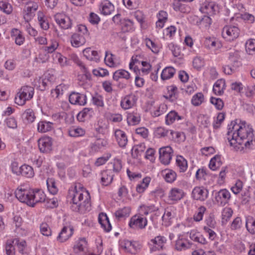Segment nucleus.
<instances>
[{"mask_svg":"<svg viewBox=\"0 0 255 255\" xmlns=\"http://www.w3.org/2000/svg\"><path fill=\"white\" fill-rule=\"evenodd\" d=\"M227 138L231 146L237 151L244 152L255 142L252 128L245 121L236 120L228 126Z\"/></svg>","mask_w":255,"mask_h":255,"instance_id":"1","label":"nucleus"},{"mask_svg":"<svg viewBox=\"0 0 255 255\" xmlns=\"http://www.w3.org/2000/svg\"><path fill=\"white\" fill-rule=\"evenodd\" d=\"M71 198V209L75 212L84 213L90 209V193L80 183H76L69 190Z\"/></svg>","mask_w":255,"mask_h":255,"instance_id":"2","label":"nucleus"},{"mask_svg":"<svg viewBox=\"0 0 255 255\" xmlns=\"http://www.w3.org/2000/svg\"><path fill=\"white\" fill-rule=\"evenodd\" d=\"M34 92V88L29 86L22 87L15 97V102L19 106L24 105L27 101L31 99Z\"/></svg>","mask_w":255,"mask_h":255,"instance_id":"3","label":"nucleus"},{"mask_svg":"<svg viewBox=\"0 0 255 255\" xmlns=\"http://www.w3.org/2000/svg\"><path fill=\"white\" fill-rule=\"evenodd\" d=\"M32 188L25 185L18 186L14 192L15 197L20 202L25 203L28 206L31 205Z\"/></svg>","mask_w":255,"mask_h":255,"instance_id":"4","label":"nucleus"},{"mask_svg":"<svg viewBox=\"0 0 255 255\" xmlns=\"http://www.w3.org/2000/svg\"><path fill=\"white\" fill-rule=\"evenodd\" d=\"M147 219L138 213L132 216L128 223L130 229L134 230H143L147 225Z\"/></svg>","mask_w":255,"mask_h":255,"instance_id":"5","label":"nucleus"},{"mask_svg":"<svg viewBox=\"0 0 255 255\" xmlns=\"http://www.w3.org/2000/svg\"><path fill=\"white\" fill-rule=\"evenodd\" d=\"M240 33V30L236 25H225L222 31V37L229 41L236 39L239 37Z\"/></svg>","mask_w":255,"mask_h":255,"instance_id":"6","label":"nucleus"},{"mask_svg":"<svg viewBox=\"0 0 255 255\" xmlns=\"http://www.w3.org/2000/svg\"><path fill=\"white\" fill-rule=\"evenodd\" d=\"M199 10L203 13L212 16L219 12V7L214 1L205 0L200 3Z\"/></svg>","mask_w":255,"mask_h":255,"instance_id":"7","label":"nucleus"},{"mask_svg":"<svg viewBox=\"0 0 255 255\" xmlns=\"http://www.w3.org/2000/svg\"><path fill=\"white\" fill-rule=\"evenodd\" d=\"M231 197L230 192L226 189H221L215 193V199L217 203L221 206L228 204Z\"/></svg>","mask_w":255,"mask_h":255,"instance_id":"8","label":"nucleus"},{"mask_svg":"<svg viewBox=\"0 0 255 255\" xmlns=\"http://www.w3.org/2000/svg\"><path fill=\"white\" fill-rule=\"evenodd\" d=\"M137 101V96L134 94L130 93L122 98L120 106L125 110H128L136 105Z\"/></svg>","mask_w":255,"mask_h":255,"instance_id":"9","label":"nucleus"},{"mask_svg":"<svg viewBox=\"0 0 255 255\" xmlns=\"http://www.w3.org/2000/svg\"><path fill=\"white\" fill-rule=\"evenodd\" d=\"M159 154L160 162L164 165H168L171 160L173 150L169 146H164L159 148Z\"/></svg>","mask_w":255,"mask_h":255,"instance_id":"10","label":"nucleus"},{"mask_svg":"<svg viewBox=\"0 0 255 255\" xmlns=\"http://www.w3.org/2000/svg\"><path fill=\"white\" fill-rule=\"evenodd\" d=\"M31 196V207H34L37 204L43 203L46 200L44 192L39 189H32Z\"/></svg>","mask_w":255,"mask_h":255,"instance_id":"11","label":"nucleus"},{"mask_svg":"<svg viewBox=\"0 0 255 255\" xmlns=\"http://www.w3.org/2000/svg\"><path fill=\"white\" fill-rule=\"evenodd\" d=\"M166 239L161 235L157 236L150 240L148 245L152 252L162 250L166 243Z\"/></svg>","mask_w":255,"mask_h":255,"instance_id":"12","label":"nucleus"},{"mask_svg":"<svg viewBox=\"0 0 255 255\" xmlns=\"http://www.w3.org/2000/svg\"><path fill=\"white\" fill-rule=\"evenodd\" d=\"M88 241L85 237H80L75 242L73 247V252L77 255L85 253L88 250Z\"/></svg>","mask_w":255,"mask_h":255,"instance_id":"13","label":"nucleus"},{"mask_svg":"<svg viewBox=\"0 0 255 255\" xmlns=\"http://www.w3.org/2000/svg\"><path fill=\"white\" fill-rule=\"evenodd\" d=\"M38 147L43 153H48L52 149V139L49 136H43L38 140Z\"/></svg>","mask_w":255,"mask_h":255,"instance_id":"14","label":"nucleus"},{"mask_svg":"<svg viewBox=\"0 0 255 255\" xmlns=\"http://www.w3.org/2000/svg\"><path fill=\"white\" fill-rule=\"evenodd\" d=\"M55 20L59 26L63 29H68L72 26L70 18L63 13H57L54 16Z\"/></svg>","mask_w":255,"mask_h":255,"instance_id":"15","label":"nucleus"},{"mask_svg":"<svg viewBox=\"0 0 255 255\" xmlns=\"http://www.w3.org/2000/svg\"><path fill=\"white\" fill-rule=\"evenodd\" d=\"M176 216V209L170 207L165 209L162 216V225L168 227L171 225Z\"/></svg>","mask_w":255,"mask_h":255,"instance_id":"16","label":"nucleus"},{"mask_svg":"<svg viewBox=\"0 0 255 255\" xmlns=\"http://www.w3.org/2000/svg\"><path fill=\"white\" fill-rule=\"evenodd\" d=\"M185 196V193L181 189L172 188L168 194V200L172 203H177L181 200Z\"/></svg>","mask_w":255,"mask_h":255,"instance_id":"17","label":"nucleus"},{"mask_svg":"<svg viewBox=\"0 0 255 255\" xmlns=\"http://www.w3.org/2000/svg\"><path fill=\"white\" fill-rule=\"evenodd\" d=\"M74 230L72 227L64 226L59 233L56 239L61 243H64L68 241L73 235Z\"/></svg>","mask_w":255,"mask_h":255,"instance_id":"18","label":"nucleus"},{"mask_svg":"<svg viewBox=\"0 0 255 255\" xmlns=\"http://www.w3.org/2000/svg\"><path fill=\"white\" fill-rule=\"evenodd\" d=\"M208 190L204 187L197 186L192 190V196L195 200L205 201L208 197Z\"/></svg>","mask_w":255,"mask_h":255,"instance_id":"19","label":"nucleus"},{"mask_svg":"<svg viewBox=\"0 0 255 255\" xmlns=\"http://www.w3.org/2000/svg\"><path fill=\"white\" fill-rule=\"evenodd\" d=\"M69 101L73 105L84 106L87 103V97L84 94L72 92L69 96Z\"/></svg>","mask_w":255,"mask_h":255,"instance_id":"20","label":"nucleus"},{"mask_svg":"<svg viewBox=\"0 0 255 255\" xmlns=\"http://www.w3.org/2000/svg\"><path fill=\"white\" fill-rule=\"evenodd\" d=\"M38 7L37 3L30 2L28 6L25 8L23 11V16L25 22H28L34 17Z\"/></svg>","mask_w":255,"mask_h":255,"instance_id":"21","label":"nucleus"},{"mask_svg":"<svg viewBox=\"0 0 255 255\" xmlns=\"http://www.w3.org/2000/svg\"><path fill=\"white\" fill-rule=\"evenodd\" d=\"M99 9L102 14L108 15L114 12L115 6L109 0H103L100 3Z\"/></svg>","mask_w":255,"mask_h":255,"instance_id":"22","label":"nucleus"},{"mask_svg":"<svg viewBox=\"0 0 255 255\" xmlns=\"http://www.w3.org/2000/svg\"><path fill=\"white\" fill-rule=\"evenodd\" d=\"M204 44L206 48L215 53H217V51L222 47L221 43L214 37L206 38Z\"/></svg>","mask_w":255,"mask_h":255,"instance_id":"23","label":"nucleus"},{"mask_svg":"<svg viewBox=\"0 0 255 255\" xmlns=\"http://www.w3.org/2000/svg\"><path fill=\"white\" fill-rule=\"evenodd\" d=\"M120 247L125 252L133 254L138 249V244L135 241L124 240L121 242Z\"/></svg>","mask_w":255,"mask_h":255,"instance_id":"24","label":"nucleus"},{"mask_svg":"<svg viewBox=\"0 0 255 255\" xmlns=\"http://www.w3.org/2000/svg\"><path fill=\"white\" fill-rule=\"evenodd\" d=\"M70 59L72 60L77 66H78L83 73L84 76L87 79H89L91 78V74L88 68L85 65L83 62L79 58L78 56L75 54H72L70 55Z\"/></svg>","mask_w":255,"mask_h":255,"instance_id":"25","label":"nucleus"},{"mask_svg":"<svg viewBox=\"0 0 255 255\" xmlns=\"http://www.w3.org/2000/svg\"><path fill=\"white\" fill-rule=\"evenodd\" d=\"M192 244L185 239L183 236H179L177 240L176 241L175 248L178 251H185L190 248Z\"/></svg>","mask_w":255,"mask_h":255,"instance_id":"26","label":"nucleus"},{"mask_svg":"<svg viewBox=\"0 0 255 255\" xmlns=\"http://www.w3.org/2000/svg\"><path fill=\"white\" fill-rule=\"evenodd\" d=\"M10 36L17 45H22L25 41V37L22 32L18 29L12 28L10 31Z\"/></svg>","mask_w":255,"mask_h":255,"instance_id":"27","label":"nucleus"},{"mask_svg":"<svg viewBox=\"0 0 255 255\" xmlns=\"http://www.w3.org/2000/svg\"><path fill=\"white\" fill-rule=\"evenodd\" d=\"M71 45L74 47H79L85 44L86 39L84 36L79 33H74L71 37Z\"/></svg>","mask_w":255,"mask_h":255,"instance_id":"28","label":"nucleus"},{"mask_svg":"<svg viewBox=\"0 0 255 255\" xmlns=\"http://www.w3.org/2000/svg\"><path fill=\"white\" fill-rule=\"evenodd\" d=\"M84 56L88 60L98 62L100 61V56L98 51L93 50L91 48L88 47L83 50Z\"/></svg>","mask_w":255,"mask_h":255,"instance_id":"29","label":"nucleus"},{"mask_svg":"<svg viewBox=\"0 0 255 255\" xmlns=\"http://www.w3.org/2000/svg\"><path fill=\"white\" fill-rule=\"evenodd\" d=\"M115 136L119 146L122 148L125 147L128 141L125 132L121 129H117L115 132Z\"/></svg>","mask_w":255,"mask_h":255,"instance_id":"30","label":"nucleus"},{"mask_svg":"<svg viewBox=\"0 0 255 255\" xmlns=\"http://www.w3.org/2000/svg\"><path fill=\"white\" fill-rule=\"evenodd\" d=\"M37 129L39 132H48L53 129V123L45 120L40 121L37 123Z\"/></svg>","mask_w":255,"mask_h":255,"instance_id":"31","label":"nucleus"},{"mask_svg":"<svg viewBox=\"0 0 255 255\" xmlns=\"http://www.w3.org/2000/svg\"><path fill=\"white\" fill-rule=\"evenodd\" d=\"M98 221L102 228L107 232H110L112 229V226L110 223L107 214L101 213L99 215Z\"/></svg>","mask_w":255,"mask_h":255,"instance_id":"32","label":"nucleus"},{"mask_svg":"<svg viewBox=\"0 0 255 255\" xmlns=\"http://www.w3.org/2000/svg\"><path fill=\"white\" fill-rule=\"evenodd\" d=\"M225 80L223 79L218 80L213 86V91L215 94L222 95L226 89Z\"/></svg>","mask_w":255,"mask_h":255,"instance_id":"33","label":"nucleus"},{"mask_svg":"<svg viewBox=\"0 0 255 255\" xmlns=\"http://www.w3.org/2000/svg\"><path fill=\"white\" fill-rule=\"evenodd\" d=\"M228 55L229 63L235 66H239L240 60V52L233 49L228 53Z\"/></svg>","mask_w":255,"mask_h":255,"instance_id":"34","label":"nucleus"},{"mask_svg":"<svg viewBox=\"0 0 255 255\" xmlns=\"http://www.w3.org/2000/svg\"><path fill=\"white\" fill-rule=\"evenodd\" d=\"M127 120L128 125L134 126L137 125L140 121V114L136 111L128 113L127 115Z\"/></svg>","mask_w":255,"mask_h":255,"instance_id":"35","label":"nucleus"},{"mask_svg":"<svg viewBox=\"0 0 255 255\" xmlns=\"http://www.w3.org/2000/svg\"><path fill=\"white\" fill-rule=\"evenodd\" d=\"M162 175L165 181L169 183L174 182L177 177L176 172L170 169H165L163 170Z\"/></svg>","mask_w":255,"mask_h":255,"instance_id":"36","label":"nucleus"},{"mask_svg":"<svg viewBox=\"0 0 255 255\" xmlns=\"http://www.w3.org/2000/svg\"><path fill=\"white\" fill-rule=\"evenodd\" d=\"M113 179V175L110 170L103 171L101 173V182L104 186L110 184Z\"/></svg>","mask_w":255,"mask_h":255,"instance_id":"37","label":"nucleus"},{"mask_svg":"<svg viewBox=\"0 0 255 255\" xmlns=\"http://www.w3.org/2000/svg\"><path fill=\"white\" fill-rule=\"evenodd\" d=\"M17 241L16 239H10L7 240L5 244V252L7 255H15V248L16 244Z\"/></svg>","mask_w":255,"mask_h":255,"instance_id":"38","label":"nucleus"},{"mask_svg":"<svg viewBox=\"0 0 255 255\" xmlns=\"http://www.w3.org/2000/svg\"><path fill=\"white\" fill-rule=\"evenodd\" d=\"M176 165L180 172H185L188 168L187 161L181 155H177L176 156Z\"/></svg>","mask_w":255,"mask_h":255,"instance_id":"39","label":"nucleus"},{"mask_svg":"<svg viewBox=\"0 0 255 255\" xmlns=\"http://www.w3.org/2000/svg\"><path fill=\"white\" fill-rule=\"evenodd\" d=\"M182 119V117L179 116L175 111H171L165 117V123L167 125L172 124L175 121Z\"/></svg>","mask_w":255,"mask_h":255,"instance_id":"40","label":"nucleus"},{"mask_svg":"<svg viewBox=\"0 0 255 255\" xmlns=\"http://www.w3.org/2000/svg\"><path fill=\"white\" fill-rule=\"evenodd\" d=\"M167 90L165 98L171 102L175 101L178 97L177 88L174 85H171L167 88Z\"/></svg>","mask_w":255,"mask_h":255,"instance_id":"41","label":"nucleus"},{"mask_svg":"<svg viewBox=\"0 0 255 255\" xmlns=\"http://www.w3.org/2000/svg\"><path fill=\"white\" fill-rule=\"evenodd\" d=\"M144 43L146 47L154 53H158L160 49V47L154 41L150 38H145L144 39Z\"/></svg>","mask_w":255,"mask_h":255,"instance_id":"42","label":"nucleus"},{"mask_svg":"<svg viewBox=\"0 0 255 255\" xmlns=\"http://www.w3.org/2000/svg\"><path fill=\"white\" fill-rule=\"evenodd\" d=\"M67 89L68 86L64 84L58 85L54 89L51 90L52 97L55 98H59Z\"/></svg>","mask_w":255,"mask_h":255,"instance_id":"43","label":"nucleus"},{"mask_svg":"<svg viewBox=\"0 0 255 255\" xmlns=\"http://www.w3.org/2000/svg\"><path fill=\"white\" fill-rule=\"evenodd\" d=\"M107 144V141L104 139H98L92 143L91 148L93 151L97 152L103 149Z\"/></svg>","mask_w":255,"mask_h":255,"instance_id":"44","label":"nucleus"},{"mask_svg":"<svg viewBox=\"0 0 255 255\" xmlns=\"http://www.w3.org/2000/svg\"><path fill=\"white\" fill-rule=\"evenodd\" d=\"M158 210L154 205H142L139 207V213L143 215H147L148 214L156 211Z\"/></svg>","mask_w":255,"mask_h":255,"instance_id":"45","label":"nucleus"},{"mask_svg":"<svg viewBox=\"0 0 255 255\" xmlns=\"http://www.w3.org/2000/svg\"><path fill=\"white\" fill-rule=\"evenodd\" d=\"M122 30L124 32H132L134 30L133 22L128 19H125L121 23Z\"/></svg>","mask_w":255,"mask_h":255,"instance_id":"46","label":"nucleus"},{"mask_svg":"<svg viewBox=\"0 0 255 255\" xmlns=\"http://www.w3.org/2000/svg\"><path fill=\"white\" fill-rule=\"evenodd\" d=\"M130 78L129 73L124 69H120L116 71L113 74V79L115 81H118L121 78L128 80Z\"/></svg>","mask_w":255,"mask_h":255,"instance_id":"47","label":"nucleus"},{"mask_svg":"<svg viewBox=\"0 0 255 255\" xmlns=\"http://www.w3.org/2000/svg\"><path fill=\"white\" fill-rule=\"evenodd\" d=\"M151 178L149 177H144L142 181L138 184L136 187V190L139 193H142L144 192L148 187L150 182Z\"/></svg>","mask_w":255,"mask_h":255,"instance_id":"48","label":"nucleus"},{"mask_svg":"<svg viewBox=\"0 0 255 255\" xmlns=\"http://www.w3.org/2000/svg\"><path fill=\"white\" fill-rule=\"evenodd\" d=\"M93 113V110L89 108H84L77 115V118L80 122H84L86 119L90 118Z\"/></svg>","mask_w":255,"mask_h":255,"instance_id":"49","label":"nucleus"},{"mask_svg":"<svg viewBox=\"0 0 255 255\" xmlns=\"http://www.w3.org/2000/svg\"><path fill=\"white\" fill-rule=\"evenodd\" d=\"M145 149L144 143L134 145L131 149V155L133 158H137L141 155Z\"/></svg>","mask_w":255,"mask_h":255,"instance_id":"50","label":"nucleus"},{"mask_svg":"<svg viewBox=\"0 0 255 255\" xmlns=\"http://www.w3.org/2000/svg\"><path fill=\"white\" fill-rule=\"evenodd\" d=\"M175 73V69L172 67H167L164 68L161 74V78L163 80H167L172 78Z\"/></svg>","mask_w":255,"mask_h":255,"instance_id":"51","label":"nucleus"},{"mask_svg":"<svg viewBox=\"0 0 255 255\" xmlns=\"http://www.w3.org/2000/svg\"><path fill=\"white\" fill-rule=\"evenodd\" d=\"M246 228L250 234H255V219L253 217L251 216L246 217Z\"/></svg>","mask_w":255,"mask_h":255,"instance_id":"52","label":"nucleus"},{"mask_svg":"<svg viewBox=\"0 0 255 255\" xmlns=\"http://www.w3.org/2000/svg\"><path fill=\"white\" fill-rule=\"evenodd\" d=\"M22 118L27 123H32L35 121L36 117L33 111L28 109L23 113Z\"/></svg>","mask_w":255,"mask_h":255,"instance_id":"53","label":"nucleus"},{"mask_svg":"<svg viewBox=\"0 0 255 255\" xmlns=\"http://www.w3.org/2000/svg\"><path fill=\"white\" fill-rule=\"evenodd\" d=\"M167 109V105L164 103H161L154 108L151 111V114L153 116L157 117L164 114Z\"/></svg>","mask_w":255,"mask_h":255,"instance_id":"54","label":"nucleus"},{"mask_svg":"<svg viewBox=\"0 0 255 255\" xmlns=\"http://www.w3.org/2000/svg\"><path fill=\"white\" fill-rule=\"evenodd\" d=\"M130 213V208L129 207H125L119 209L115 213L116 217L119 219L127 218Z\"/></svg>","mask_w":255,"mask_h":255,"instance_id":"55","label":"nucleus"},{"mask_svg":"<svg viewBox=\"0 0 255 255\" xmlns=\"http://www.w3.org/2000/svg\"><path fill=\"white\" fill-rule=\"evenodd\" d=\"M20 174L27 178H31L34 176V173L31 166L24 164L21 166Z\"/></svg>","mask_w":255,"mask_h":255,"instance_id":"56","label":"nucleus"},{"mask_svg":"<svg viewBox=\"0 0 255 255\" xmlns=\"http://www.w3.org/2000/svg\"><path fill=\"white\" fill-rule=\"evenodd\" d=\"M222 165L221 156L218 155H215L210 160L209 166L212 170H216Z\"/></svg>","mask_w":255,"mask_h":255,"instance_id":"57","label":"nucleus"},{"mask_svg":"<svg viewBox=\"0 0 255 255\" xmlns=\"http://www.w3.org/2000/svg\"><path fill=\"white\" fill-rule=\"evenodd\" d=\"M22 223V218L19 216H15L13 217V224L16 227L17 231L22 235H26L27 231L20 228Z\"/></svg>","mask_w":255,"mask_h":255,"instance_id":"58","label":"nucleus"},{"mask_svg":"<svg viewBox=\"0 0 255 255\" xmlns=\"http://www.w3.org/2000/svg\"><path fill=\"white\" fill-rule=\"evenodd\" d=\"M173 7L174 10L180 11L182 13H187L190 11V7L189 6L178 1L174 2Z\"/></svg>","mask_w":255,"mask_h":255,"instance_id":"59","label":"nucleus"},{"mask_svg":"<svg viewBox=\"0 0 255 255\" xmlns=\"http://www.w3.org/2000/svg\"><path fill=\"white\" fill-rule=\"evenodd\" d=\"M46 184L49 192L53 195L57 194L58 189L56 185L55 180L52 178H49L46 180Z\"/></svg>","mask_w":255,"mask_h":255,"instance_id":"60","label":"nucleus"},{"mask_svg":"<svg viewBox=\"0 0 255 255\" xmlns=\"http://www.w3.org/2000/svg\"><path fill=\"white\" fill-rule=\"evenodd\" d=\"M206 211V208L205 207L202 206L199 207L193 216L194 221L196 222H199L202 221Z\"/></svg>","mask_w":255,"mask_h":255,"instance_id":"61","label":"nucleus"},{"mask_svg":"<svg viewBox=\"0 0 255 255\" xmlns=\"http://www.w3.org/2000/svg\"><path fill=\"white\" fill-rule=\"evenodd\" d=\"M85 130L79 127H72L69 130V134L72 137H78L84 135Z\"/></svg>","mask_w":255,"mask_h":255,"instance_id":"62","label":"nucleus"},{"mask_svg":"<svg viewBox=\"0 0 255 255\" xmlns=\"http://www.w3.org/2000/svg\"><path fill=\"white\" fill-rule=\"evenodd\" d=\"M115 59V56L114 55L109 52H106L105 62L107 66L110 67H116V63Z\"/></svg>","mask_w":255,"mask_h":255,"instance_id":"63","label":"nucleus"},{"mask_svg":"<svg viewBox=\"0 0 255 255\" xmlns=\"http://www.w3.org/2000/svg\"><path fill=\"white\" fill-rule=\"evenodd\" d=\"M38 20L41 28L44 30H47L49 28V22L42 12L40 11L38 12Z\"/></svg>","mask_w":255,"mask_h":255,"instance_id":"64","label":"nucleus"}]
</instances>
